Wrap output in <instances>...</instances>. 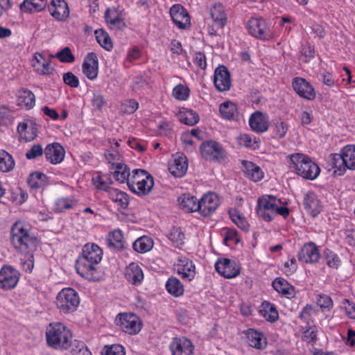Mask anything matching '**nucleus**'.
I'll list each match as a JSON object with an SVG mask.
<instances>
[{"instance_id": "f3484780", "label": "nucleus", "mask_w": 355, "mask_h": 355, "mask_svg": "<svg viewBox=\"0 0 355 355\" xmlns=\"http://www.w3.org/2000/svg\"><path fill=\"white\" fill-rule=\"evenodd\" d=\"M82 69L83 74L89 80H95L98 73V60L94 52L89 53L85 58Z\"/></svg>"}, {"instance_id": "a19ab883", "label": "nucleus", "mask_w": 355, "mask_h": 355, "mask_svg": "<svg viewBox=\"0 0 355 355\" xmlns=\"http://www.w3.org/2000/svg\"><path fill=\"white\" fill-rule=\"evenodd\" d=\"M47 177L41 172H34L30 174L27 182L32 189H39L44 187L47 182Z\"/></svg>"}, {"instance_id": "dca6fc26", "label": "nucleus", "mask_w": 355, "mask_h": 355, "mask_svg": "<svg viewBox=\"0 0 355 355\" xmlns=\"http://www.w3.org/2000/svg\"><path fill=\"white\" fill-rule=\"evenodd\" d=\"M170 15L174 24L184 29L190 25V17L187 10L180 4H174L170 8Z\"/></svg>"}, {"instance_id": "20e7f679", "label": "nucleus", "mask_w": 355, "mask_h": 355, "mask_svg": "<svg viewBox=\"0 0 355 355\" xmlns=\"http://www.w3.org/2000/svg\"><path fill=\"white\" fill-rule=\"evenodd\" d=\"M291 168L307 180H315L320 173V167L307 156L296 153L291 156Z\"/></svg>"}, {"instance_id": "412c9836", "label": "nucleus", "mask_w": 355, "mask_h": 355, "mask_svg": "<svg viewBox=\"0 0 355 355\" xmlns=\"http://www.w3.org/2000/svg\"><path fill=\"white\" fill-rule=\"evenodd\" d=\"M249 125L254 132L257 133L264 132L269 128L268 116L261 112L257 111L250 116Z\"/></svg>"}, {"instance_id": "09e8293b", "label": "nucleus", "mask_w": 355, "mask_h": 355, "mask_svg": "<svg viewBox=\"0 0 355 355\" xmlns=\"http://www.w3.org/2000/svg\"><path fill=\"white\" fill-rule=\"evenodd\" d=\"M94 33L98 43L103 48L107 51H110L112 49V42L107 33L103 29H98L95 31Z\"/></svg>"}, {"instance_id": "aec40b11", "label": "nucleus", "mask_w": 355, "mask_h": 355, "mask_svg": "<svg viewBox=\"0 0 355 355\" xmlns=\"http://www.w3.org/2000/svg\"><path fill=\"white\" fill-rule=\"evenodd\" d=\"M293 87L295 92L304 98L313 100L315 97V92L313 86L304 78L299 77L294 78Z\"/></svg>"}, {"instance_id": "6e6552de", "label": "nucleus", "mask_w": 355, "mask_h": 355, "mask_svg": "<svg viewBox=\"0 0 355 355\" xmlns=\"http://www.w3.org/2000/svg\"><path fill=\"white\" fill-rule=\"evenodd\" d=\"M280 200L272 196H265L258 200L257 212L266 221H270L275 217L277 205L280 204Z\"/></svg>"}, {"instance_id": "2f4dec72", "label": "nucleus", "mask_w": 355, "mask_h": 355, "mask_svg": "<svg viewBox=\"0 0 355 355\" xmlns=\"http://www.w3.org/2000/svg\"><path fill=\"white\" fill-rule=\"evenodd\" d=\"M178 201L180 207L187 212L198 211L199 200L189 193L182 194Z\"/></svg>"}, {"instance_id": "473e14b6", "label": "nucleus", "mask_w": 355, "mask_h": 355, "mask_svg": "<svg viewBox=\"0 0 355 355\" xmlns=\"http://www.w3.org/2000/svg\"><path fill=\"white\" fill-rule=\"evenodd\" d=\"M17 104L26 109L32 108L35 103L34 94L28 89H21L18 92Z\"/></svg>"}, {"instance_id": "3c124183", "label": "nucleus", "mask_w": 355, "mask_h": 355, "mask_svg": "<svg viewBox=\"0 0 355 355\" xmlns=\"http://www.w3.org/2000/svg\"><path fill=\"white\" fill-rule=\"evenodd\" d=\"M154 185L153 178L148 174L147 178H144V181H141V184L137 185L135 188V191L132 192L139 195L145 196L150 193Z\"/></svg>"}, {"instance_id": "a878e982", "label": "nucleus", "mask_w": 355, "mask_h": 355, "mask_svg": "<svg viewBox=\"0 0 355 355\" xmlns=\"http://www.w3.org/2000/svg\"><path fill=\"white\" fill-rule=\"evenodd\" d=\"M125 276L126 279L134 285L140 284L144 279L141 268L134 262L130 263L125 268Z\"/></svg>"}, {"instance_id": "ddd939ff", "label": "nucleus", "mask_w": 355, "mask_h": 355, "mask_svg": "<svg viewBox=\"0 0 355 355\" xmlns=\"http://www.w3.org/2000/svg\"><path fill=\"white\" fill-rule=\"evenodd\" d=\"M219 205V200L214 193H208L202 196L198 202V212L202 216L211 215Z\"/></svg>"}, {"instance_id": "4468645a", "label": "nucleus", "mask_w": 355, "mask_h": 355, "mask_svg": "<svg viewBox=\"0 0 355 355\" xmlns=\"http://www.w3.org/2000/svg\"><path fill=\"white\" fill-rule=\"evenodd\" d=\"M216 270L225 278H233L240 273V269L234 261L229 259H218L215 263Z\"/></svg>"}, {"instance_id": "e433bc0d", "label": "nucleus", "mask_w": 355, "mask_h": 355, "mask_svg": "<svg viewBox=\"0 0 355 355\" xmlns=\"http://www.w3.org/2000/svg\"><path fill=\"white\" fill-rule=\"evenodd\" d=\"M148 174L149 173L147 171L142 169L133 170L127 182V185L130 190L132 191H135L136 187L141 184V181H144V178H147V177H148Z\"/></svg>"}, {"instance_id": "c85d7f7f", "label": "nucleus", "mask_w": 355, "mask_h": 355, "mask_svg": "<svg viewBox=\"0 0 355 355\" xmlns=\"http://www.w3.org/2000/svg\"><path fill=\"white\" fill-rule=\"evenodd\" d=\"M105 19L112 29L122 30L125 26L123 17L114 10L107 9Z\"/></svg>"}, {"instance_id": "69168bd1", "label": "nucleus", "mask_w": 355, "mask_h": 355, "mask_svg": "<svg viewBox=\"0 0 355 355\" xmlns=\"http://www.w3.org/2000/svg\"><path fill=\"white\" fill-rule=\"evenodd\" d=\"M43 153V149L41 145L35 144L26 153V157L28 159H35L40 157Z\"/></svg>"}, {"instance_id": "c03bdc74", "label": "nucleus", "mask_w": 355, "mask_h": 355, "mask_svg": "<svg viewBox=\"0 0 355 355\" xmlns=\"http://www.w3.org/2000/svg\"><path fill=\"white\" fill-rule=\"evenodd\" d=\"M123 239L122 232L115 230L108 235L107 241L110 247L120 250L124 248Z\"/></svg>"}, {"instance_id": "f257e3e1", "label": "nucleus", "mask_w": 355, "mask_h": 355, "mask_svg": "<svg viewBox=\"0 0 355 355\" xmlns=\"http://www.w3.org/2000/svg\"><path fill=\"white\" fill-rule=\"evenodd\" d=\"M102 256L103 250L98 245L90 243L85 244L76 261L77 273L89 281H98L101 273L98 265Z\"/></svg>"}, {"instance_id": "bf43d9fd", "label": "nucleus", "mask_w": 355, "mask_h": 355, "mask_svg": "<svg viewBox=\"0 0 355 355\" xmlns=\"http://www.w3.org/2000/svg\"><path fill=\"white\" fill-rule=\"evenodd\" d=\"M266 309H264L261 311L263 312V315L264 318L268 320L270 322H275L278 318V312L276 310V309L271 304H268L266 306Z\"/></svg>"}, {"instance_id": "f03ea898", "label": "nucleus", "mask_w": 355, "mask_h": 355, "mask_svg": "<svg viewBox=\"0 0 355 355\" xmlns=\"http://www.w3.org/2000/svg\"><path fill=\"white\" fill-rule=\"evenodd\" d=\"M10 239L13 247L27 257V260L21 259V262L25 270L31 272L33 268L32 253L37 248V238L22 223H15L11 228Z\"/></svg>"}, {"instance_id": "603ef678", "label": "nucleus", "mask_w": 355, "mask_h": 355, "mask_svg": "<svg viewBox=\"0 0 355 355\" xmlns=\"http://www.w3.org/2000/svg\"><path fill=\"white\" fill-rule=\"evenodd\" d=\"M230 218L239 228L244 231H248L249 224L246 220L236 209H231L229 211Z\"/></svg>"}, {"instance_id": "ea45409f", "label": "nucleus", "mask_w": 355, "mask_h": 355, "mask_svg": "<svg viewBox=\"0 0 355 355\" xmlns=\"http://www.w3.org/2000/svg\"><path fill=\"white\" fill-rule=\"evenodd\" d=\"M112 170H114V177L120 183L128 182L130 176V169L123 163H117Z\"/></svg>"}, {"instance_id": "8fccbe9b", "label": "nucleus", "mask_w": 355, "mask_h": 355, "mask_svg": "<svg viewBox=\"0 0 355 355\" xmlns=\"http://www.w3.org/2000/svg\"><path fill=\"white\" fill-rule=\"evenodd\" d=\"M14 166L15 162L12 157L5 150H0V171L8 172L14 168Z\"/></svg>"}, {"instance_id": "6ab92c4d", "label": "nucleus", "mask_w": 355, "mask_h": 355, "mask_svg": "<svg viewBox=\"0 0 355 355\" xmlns=\"http://www.w3.org/2000/svg\"><path fill=\"white\" fill-rule=\"evenodd\" d=\"M303 205L306 211L313 218L316 217L322 211L321 202L313 191H309L304 194Z\"/></svg>"}, {"instance_id": "052dcab7", "label": "nucleus", "mask_w": 355, "mask_h": 355, "mask_svg": "<svg viewBox=\"0 0 355 355\" xmlns=\"http://www.w3.org/2000/svg\"><path fill=\"white\" fill-rule=\"evenodd\" d=\"M102 355H125L124 348L120 345L105 347L102 352Z\"/></svg>"}, {"instance_id": "13d9d810", "label": "nucleus", "mask_w": 355, "mask_h": 355, "mask_svg": "<svg viewBox=\"0 0 355 355\" xmlns=\"http://www.w3.org/2000/svg\"><path fill=\"white\" fill-rule=\"evenodd\" d=\"M318 305L322 309L325 311H330L334 306L332 299L327 295H319L317 299Z\"/></svg>"}, {"instance_id": "c756f323", "label": "nucleus", "mask_w": 355, "mask_h": 355, "mask_svg": "<svg viewBox=\"0 0 355 355\" xmlns=\"http://www.w3.org/2000/svg\"><path fill=\"white\" fill-rule=\"evenodd\" d=\"M188 164L184 156H179L175 158L173 163L168 166L170 173L175 177H182L187 172Z\"/></svg>"}, {"instance_id": "5701e85b", "label": "nucleus", "mask_w": 355, "mask_h": 355, "mask_svg": "<svg viewBox=\"0 0 355 355\" xmlns=\"http://www.w3.org/2000/svg\"><path fill=\"white\" fill-rule=\"evenodd\" d=\"M44 155L47 160L53 164L60 163L64 157V150L58 143L49 144L45 150Z\"/></svg>"}, {"instance_id": "49530a36", "label": "nucleus", "mask_w": 355, "mask_h": 355, "mask_svg": "<svg viewBox=\"0 0 355 355\" xmlns=\"http://www.w3.org/2000/svg\"><path fill=\"white\" fill-rule=\"evenodd\" d=\"M219 111L223 118L230 120L234 119L237 113V107L235 103L225 101L220 104Z\"/></svg>"}, {"instance_id": "72a5a7b5", "label": "nucleus", "mask_w": 355, "mask_h": 355, "mask_svg": "<svg viewBox=\"0 0 355 355\" xmlns=\"http://www.w3.org/2000/svg\"><path fill=\"white\" fill-rule=\"evenodd\" d=\"M46 2V0H24L20 4V9L25 12H40L44 9Z\"/></svg>"}, {"instance_id": "58836bf2", "label": "nucleus", "mask_w": 355, "mask_h": 355, "mask_svg": "<svg viewBox=\"0 0 355 355\" xmlns=\"http://www.w3.org/2000/svg\"><path fill=\"white\" fill-rule=\"evenodd\" d=\"M153 241L151 238L144 236L137 239L132 244L134 250L139 253L150 251L153 247Z\"/></svg>"}, {"instance_id": "9b49d317", "label": "nucleus", "mask_w": 355, "mask_h": 355, "mask_svg": "<svg viewBox=\"0 0 355 355\" xmlns=\"http://www.w3.org/2000/svg\"><path fill=\"white\" fill-rule=\"evenodd\" d=\"M20 277L18 270L12 266H3L0 270V288L10 290L17 286Z\"/></svg>"}, {"instance_id": "f8f14e48", "label": "nucleus", "mask_w": 355, "mask_h": 355, "mask_svg": "<svg viewBox=\"0 0 355 355\" xmlns=\"http://www.w3.org/2000/svg\"><path fill=\"white\" fill-rule=\"evenodd\" d=\"M169 348L172 355H193L194 352L191 340L184 336L173 338Z\"/></svg>"}, {"instance_id": "cd10ccee", "label": "nucleus", "mask_w": 355, "mask_h": 355, "mask_svg": "<svg viewBox=\"0 0 355 355\" xmlns=\"http://www.w3.org/2000/svg\"><path fill=\"white\" fill-rule=\"evenodd\" d=\"M249 345L257 349H263L266 347L267 341L263 334L259 331L250 329L246 333Z\"/></svg>"}, {"instance_id": "a211bd4d", "label": "nucleus", "mask_w": 355, "mask_h": 355, "mask_svg": "<svg viewBox=\"0 0 355 355\" xmlns=\"http://www.w3.org/2000/svg\"><path fill=\"white\" fill-rule=\"evenodd\" d=\"M214 83L220 92L227 91L231 87L230 74L225 66H219L214 72Z\"/></svg>"}, {"instance_id": "1a4fd4ad", "label": "nucleus", "mask_w": 355, "mask_h": 355, "mask_svg": "<svg viewBox=\"0 0 355 355\" xmlns=\"http://www.w3.org/2000/svg\"><path fill=\"white\" fill-rule=\"evenodd\" d=\"M115 321L122 331L130 335L138 334L141 328V322L139 318L131 313H119Z\"/></svg>"}, {"instance_id": "680f3d73", "label": "nucleus", "mask_w": 355, "mask_h": 355, "mask_svg": "<svg viewBox=\"0 0 355 355\" xmlns=\"http://www.w3.org/2000/svg\"><path fill=\"white\" fill-rule=\"evenodd\" d=\"M62 79L64 83L71 87L76 88L79 86L78 78L72 72L69 71L64 73L62 76Z\"/></svg>"}, {"instance_id": "bb28decb", "label": "nucleus", "mask_w": 355, "mask_h": 355, "mask_svg": "<svg viewBox=\"0 0 355 355\" xmlns=\"http://www.w3.org/2000/svg\"><path fill=\"white\" fill-rule=\"evenodd\" d=\"M32 66L35 71L42 75H49L53 71L50 62L39 53L34 54Z\"/></svg>"}, {"instance_id": "9d476101", "label": "nucleus", "mask_w": 355, "mask_h": 355, "mask_svg": "<svg viewBox=\"0 0 355 355\" xmlns=\"http://www.w3.org/2000/svg\"><path fill=\"white\" fill-rule=\"evenodd\" d=\"M200 153L205 159L215 162H222L227 155L222 145L214 141L202 143L200 146Z\"/></svg>"}, {"instance_id": "423d86ee", "label": "nucleus", "mask_w": 355, "mask_h": 355, "mask_svg": "<svg viewBox=\"0 0 355 355\" xmlns=\"http://www.w3.org/2000/svg\"><path fill=\"white\" fill-rule=\"evenodd\" d=\"M55 303L61 313H69L77 309L80 298L74 289L65 288L58 293Z\"/></svg>"}, {"instance_id": "774afa93", "label": "nucleus", "mask_w": 355, "mask_h": 355, "mask_svg": "<svg viewBox=\"0 0 355 355\" xmlns=\"http://www.w3.org/2000/svg\"><path fill=\"white\" fill-rule=\"evenodd\" d=\"M105 157L107 161L112 164V167L116 166L118 163L117 162L120 160L121 155L118 153V151L113 150L112 151H106L105 153Z\"/></svg>"}, {"instance_id": "c9c22d12", "label": "nucleus", "mask_w": 355, "mask_h": 355, "mask_svg": "<svg viewBox=\"0 0 355 355\" xmlns=\"http://www.w3.org/2000/svg\"><path fill=\"white\" fill-rule=\"evenodd\" d=\"M210 14L214 21L223 28L227 21V15L221 3H216L210 10Z\"/></svg>"}, {"instance_id": "864d4df0", "label": "nucleus", "mask_w": 355, "mask_h": 355, "mask_svg": "<svg viewBox=\"0 0 355 355\" xmlns=\"http://www.w3.org/2000/svg\"><path fill=\"white\" fill-rule=\"evenodd\" d=\"M168 238L176 247H180L184 243V234L180 228L173 227L168 234Z\"/></svg>"}, {"instance_id": "b1692460", "label": "nucleus", "mask_w": 355, "mask_h": 355, "mask_svg": "<svg viewBox=\"0 0 355 355\" xmlns=\"http://www.w3.org/2000/svg\"><path fill=\"white\" fill-rule=\"evenodd\" d=\"M49 10L51 15L58 20H63L69 17V10L67 3L64 0H52Z\"/></svg>"}, {"instance_id": "5fc2aeb1", "label": "nucleus", "mask_w": 355, "mask_h": 355, "mask_svg": "<svg viewBox=\"0 0 355 355\" xmlns=\"http://www.w3.org/2000/svg\"><path fill=\"white\" fill-rule=\"evenodd\" d=\"M272 131L275 138H284L288 131V125L280 119L276 120L272 125Z\"/></svg>"}, {"instance_id": "338daca9", "label": "nucleus", "mask_w": 355, "mask_h": 355, "mask_svg": "<svg viewBox=\"0 0 355 355\" xmlns=\"http://www.w3.org/2000/svg\"><path fill=\"white\" fill-rule=\"evenodd\" d=\"M326 260L327 265L333 268H338L340 263L338 255L332 252H329L326 254Z\"/></svg>"}, {"instance_id": "39448f33", "label": "nucleus", "mask_w": 355, "mask_h": 355, "mask_svg": "<svg viewBox=\"0 0 355 355\" xmlns=\"http://www.w3.org/2000/svg\"><path fill=\"white\" fill-rule=\"evenodd\" d=\"M331 166L343 174L347 169H355V146L348 145L344 147L340 154H334L331 158Z\"/></svg>"}, {"instance_id": "e2e57ef3", "label": "nucleus", "mask_w": 355, "mask_h": 355, "mask_svg": "<svg viewBox=\"0 0 355 355\" xmlns=\"http://www.w3.org/2000/svg\"><path fill=\"white\" fill-rule=\"evenodd\" d=\"M258 143L256 137H252L248 134H243L239 137V144L245 147H254V144Z\"/></svg>"}, {"instance_id": "7c9ffc66", "label": "nucleus", "mask_w": 355, "mask_h": 355, "mask_svg": "<svg viewBox=\"0 0 355 355\" xmlns=\"http://www.w3.org/2000/svg\"><path fill=\"white\" fill-rule=\"evenodd\" d=\"M243 171L254 182L260 181L263 178V173L261 168L251 162H243Z\"/></svg>"}, {"instance_id": "a18cd8bd", "label": "nucleus", "mask_w": 355, "mask_h": 355, "mask_svg": "<svg viewBox=\"0 0 355 355\" xmlns=\"http://www.w3.org/2000/svg\"><path fill=\"white\" fill-rule=\"evenodd\" d=\"M178 119L182 123L188 125H193L199 121L198 114L191 110L181 111L178 114Z\"/></svg>"}, {"instance_id": "37998d69", "label": "nucleus", "mask_w": 355, "mask_h": 355, "mask_svg": "<svg viewBox=\"0 0 355 355\" xmlns=\"http://www.w3.org/2000/svg\"><path fill=\"white\" fill-rule=\"evenodd\" d=\"M167 291L175 297H179L184 293V286L176 277H170L166 283Z\"/></svg>"}, {"instance_id": "0eeeda50", "label": "nucleus", "mask_w": 355, "mask_h": 355, "mask_svg": "<svg viewBox=\"0 0 355 355\" xmlns=\"http://www.w3.org/2000/svg\"><path fill=\"white\" fill-rule=\"evenodd\" d=\"M248 33L257 39L269 40L273 37L267 21L262 17H251L247 23Z\"/></svg>"}, {"instance_id": "7ed1b4c3", "label": "nucleus", "mask_w": 355, "mask_h": 355, "mask_svg": "<svg viewBox=\"0 0 355 355\" xmlns=\"http://www.w3.org/2000/svg\"><path fill=\"white\" fill-rule=\"evenodd\" d=\"M46 343L54 349H67L71 343V331L60 322L51 323L46 331Z\"/></svg>"}, {"instance_id": "de8ad7c7", "label": "nucleus", "mask_w": 355, "mask_h": 355, "mask_svg": "<svg viewBox=\"0 0 355 355\" xmlns=\"http://www.w3.org/2000/svg\"><path fill=\"white\" fill-rule=\"evenodd\" d=\"M76 205V200L72 196L58 198L54 204V211L60 213L66 209H71Z\"/></svg>"}, {"instance_id": "f704fd0d", "label": "nucleus", "mask_w": 355, "mask_h": 355, "mask_svg": "<svg viewBox=\"0 0 355 355\" xmlns=\"http://www.w3.org/2000/svg\"><path fill=\"white\" fill-rule=\"evenodd\" d=\"M272 286L278 293L292 297L295 295V289L287 281L282 278H277L272 282Z\"/></svg>"}, {"instance_id": "4be33fe9", "label": "nucleus", "mask_w": 355, "mask_h": 355, "mask_svg": "<svg viewBox=\"0 0 355 355\" xmlns=\"http://www.w3.org/2000/svg\"><path fill=\"white\" fill-rule=\"evenodd\" d=\"M319 258L318 248L311 242L304 244L298 253L299 260L306 263H315L319 260Z\"/></svg>"}, {"instance_id": "6e6d98bb", "label": "nucleus", "mask_w": 355, "mask_h": 355, "mask_svg": "<svg viewBox=\"0 0 355 355\" xmlns=\"http://www.w3.org/2000/svg\"><path fill=\"white\" fill-rule=\"evenodd\" d=\"M55 58L63 63H72L75 61V56L71 53L70 48L67 46L58 51L55 55Z\"/></svg>"}, {"instance_id": "4d7b16f0", "label": "nucleus", "mask_w": 355, "mask_h": 355, "mask_svg": "<svg viewBox=\"0 0 355 355\" xmlns=\"http://www.w3.org/2000/svg\"><path fill=\"white\" fill-rule=\"evenodd\" d=\"M173 96L179 101H185L189 98V89L182 84L176 85L173 89Z\"/></svg>"}, {"instance_id": "393cba45", "label": "nucleus", "mask_w": 355, "mask_h": 355, "mask_svg": "<svg viewBox=\"0 0 355 355\" xmlns=\"http://www.w3.org/2000/svg\"><path fill=\"white\" fill-rule=\"evenodd\" d=\"M17 132L26 141H31L37 137V125L32 121L21 122L18 124Z\"/></svg>"}, {"instance_id": "79ce46f5", "label": "nucleus", "mask_w": 355, "mask_h": 355, "mask_svg": "<svg viewBox=\"0 0 355 355\" xmlns=\"http://www.w3.org/2000/svg\"><path fill=\"white\" fill-rule=\"evenodd\" d=\"M92 181L95 187L98 190L105 191L107 193L110 189V185L112 183V179L107 175L98 173L96 176L93 177Z\"/></svg>"}, {"instance_id": "4c0bfd02", "label": "nucleus", "mask_w": 355, "mask_h": 355, "mask_svg": "<svg viewBox=\"0 0 355 355\" xmlns=\"http://www.w3.org/2000/svg\"><path fill=\"white\" fill-rule=\"evenodd\" d=\"M110 198L117 203L121 208L125 209L128 205V198L127 193L121 191L116 189L111 188L107 191Z\"/></svg>"}, {"instance_id": "2eb2a0df", "label": "nucleus", "mask_w": 355, "mask_h": 355, "mask_svg": "<svg viewBox=\"0 0 355 355\" xmlns=\"http://www.w3.org/2000/svg\"><path fill=\"white\" fill-rule=\"evenodd\" d=\"M175 270L186 281H191L196 276V267L193 261L185 257L179 258L175 264Z\"/></svg>"}, {"instance_id": "0e129e2a", "label": "nucleus", "mask_w": 355, "mask_h": 355, "mask_svg": "<svg viewBox=\"0 0 355 355\" xmlns=\"http://www.w3.org/2000/svg\"><path fill=\"white\" fill-rule=\"evenodd\" d=\"M224 243L227 245L230 241H234L235 243H239L240 240L238 237V233L234 229H227L223 239Z\"/></svg>"}]
</instances>
